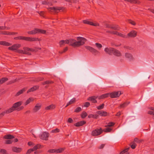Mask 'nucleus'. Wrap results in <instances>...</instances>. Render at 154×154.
<instances>
[{
  "mask_svg": "<svg viewBox=\"0 0 154 154\" xmlns=\"http://www.w3.org/2000/svg\"><path fill=\"white\" fill-rule=\"evenodd\" d=\"M77 40L78 41L74 39H69V45L74 47H79L84 44L87 40L85 38L78 37L77 38Z\"/></svg>",
  "mask_w": 154,
  "mask_h": 154,
  "instance_id": "obj_1",
  "label": "nucleus"
},
{
  "mask_svg": "<svg viewBox=\"0 0 154 154\" xmlns=\"http://www.w3.org/2000/svg\"><path fill=\"white\" fill-rule=\"evenodd\" d=\"M22 103V102L20 101L14 103L13 106L10 108L11 110V112H12L14 110L19 111L22 110L24 108V107L23 106H20Z\"/></svg>",
  "mask_w": 154,
  "mask_h": 154,
  "instance_id": "obj_2",
  "label": "nucleus"
},
{
  "mask_svg": "<svg viewBox=\"0 0 154 154\" xmlns=\"http://www.w3.org/2000/svg\"><path fill=\"white\" fill-rule=\"evenodd\" d=\"M102 132L103 130L101 128H96L92 131L91 135L93 136H96L100 135Z\"/></svg>",
  "mask_w": 154,
  "mask_h": 154,
  "instance_id": "obj_3",
  "label": "nucleus"
},
{
  "mask_svg": "<svg viewBox=\"0 0 154 154\" xmlns=\"http://www.w3.org/2000/svg\"><path fill=\"white\" fill-rule=\"evenodd\" d=\"M49 133L47 132H43L42 134L39 135L40 138L43 140H47L49 136Z\"/></svg>",
  "mask_w": 154,
  "mask_h": 154,
  "instance_id": "obj_4",
  "label": "nucleus"
},
{
  "mask_svg": "<svg viewBox=\"0 0 154 154\" xmlns=\"http://www.w3.org/2000/svg\"><path fill=\"white\" fill-rule=\"evenodd\" d=\"M122 94L120 91H114L109 93L110 97L112 98L119 97Z\"/></svg>",
  "mask_w": 154,
  "mask_h": 154,
  "instance_id": "obj_5",
  "label": "nucleus"
},
{
  "mask_svg": "<svg viewBox=\"0 0 154 154\" xmlns=\"http://www.w3.org/2000/svg\"><path fill=\"white\" fill-rule=\"evenodd\" d=\"M106 27V28H110L111 29H113L115 30H119V28L118 25H109L108 24H106L105 25Z\"/></svg>",
  "mask_w": 154,
  "mask_h": 154,
  "instance_id": "obj_6",
  "label": "nucleus"
},
{
  "mask_svg": "<svg viewBox=\"0 0 154 154\" xmlns=\"http://www.w3.org/2000/svg\"><path fill=\"white\" fill-rule=\"evenodd\" d=\"M85 47L87 49L89 50L90 52L94 54H96L98 53L97 51L91 47L89 46H86Z\"/></svg>",
  "mask_w": 154,
  "mask_h": 154,
  "instance_id": "obj_7",
  "label": "nucleus"
},
{
  "mask_svg": "<svg viewBox=\"0 0 154 154\" xmlns=\"http://www.w3.org/2000/svg\"><path fill=\"white\" fill-rule=\"evenodd\" d=\"M41 105L40 103H37L32 109L33 112H36L41 108Z\"/></svg>",
  "mask_w": 154,
  "mask_h": 154,
  "instance_id": "obj_8",
  "label": "nucleus"
},
{
  "mask_svg": "<svg viewBox=\"0 0 154 154\" xmlns=\"http://www.w3.org/2000/svg\"><path fill=\"white\" fill-rule=\"evenodd\" d=\"M20 46L21 45L20 44H14L11 46L9 47L8 49L9 50L12 51L15 50H16L18 48L20 47Z\"/></svg>",
  "mask_w": 154,
  "mask_h": 154,
  "instance_id": "obj_9",
  "label": "nucleus"
},
{
  "mask_svg": "<svg viewBox=\"0 0 154 154\" xmlns=\"http://www.w3.org/2000/svg\"><path fill=\"white\" fill-rule=\"evenodd\" d=\"M137 35V32L135 30H132L129 32L127 35L128 36L131 38H134Z\"/></svg>",
  "mask_w": 154,
  "mask_h": 154,
  "instance_id": "obj_10",
  "label": "nucleus"
},
{
  "mask_svg": "<svg viewBox=\"0 0 154 154\" xmlns=\"http://www.w3.org/2000/svg\"><path fill=\"white\" fill-rule=\"evenodd\" d=\"M113 50L114 48H106L104 49V51L106 53L110 55H112V54Z\"/></svg>",
  "mask_w": 154,
  "mask_h": 154,
  "instance_id": "obj_11",
  "label": "nucleus"
},
{
  "mask_svg": "<svg viewBox=\"0 0 154 154\" xmlns=\"http://www.w3.org/2000/svg\"><path fill=\"white\" fill-rule=\"evenodd\" d=\"M97 98V96H93L91 97H90L87 99L88 100L92 101V102L94 103H96L97 102V100L95 99Z\"/></svg>",
  "mask_w": 154,
  "mask_h": 154,
  "instance_id": "obj_12",
  "label": "nucleus"
},
{
  "mask_svg": "<svg viewBox=\"0 0 154 154\" xmlns=\"http://www.w3.org/2000/svg\"><path fill=\"white\" fill-rule=\"evenodd\" d=\"M62 9V8L60 7H53L49 8L48 10L49 11L53 10L55 12H56L57 11H59Z\"/></svg>",
  "mask_w": 154,
  "mask_h": 154,
  "instance_id": "obj_13",
  "label": "nucleus"
},
{
  "mask_svg": "<svg viewBox=\"0 0 154 154\" xmlns=\"http://www.w3.org/2000/svg\"><path fill=\"white\" fill-rule=\"evenodd\" d=\"M86 122L85 121H81L75 123L74 125L76 127H80L85 124Z\"/></svg>",
  "mask_w": 154,
  "mask_h": 154,
  "instance_id": "obj_14",
  "label": "nucleus"
},
{
  "mask_svg": "<svg viewBox=\"0 0 154 154\" xmlns=\"http://www.w3.org/2000/svg\"><path fill=\"white\" fill-rule=\"evenodd\" d=\"M10 108H9L7 110H6L4 111L3 112L0 114V119H1L5 115V114H8L11 112V110Z\"/></svg>",
  "mask_w": 154,
  "mask_h": 154,
  "instance_id": "obj_15",
  "label": "nucleus"
},
{
  "mask_svg": "<svg viewBox=\"0 0 154 154\" xmlns=\"http://www.w3.org/2000/svg\"><path fill=\"white\" fill-rule=\"evenodd\" d=\"M112 54H113L114 55L118 57L121 56V54L120 52L114 48Z\"/></svg>",
  "mask_w": 154,
  "mask_h": 154,
  "instance_id": "obj_16",
  "label": "nucleus"
},
{
  "mask_svg": "<svg viewBox=\"0 0 154 154\" xmlns=\"http://www.w3.org/2000/svg\"><path fill=\"white\" fill-rule=\"evenodd\" d=\"M12 150L17 153L20 152L22 150V149L20 148H18L16 146H13L12 148Z\"/></svg>",
  "mask_w": 154,
  "mask_h": 154,
  "instance_id": "obj_17",
  "label": "nucleus"
},
{
  "mask_svg": "<svg viewBox=\"0 0 154 154\" xmlns=\"http://www.w3.org/2000/svg\"><path fill=\"white\" fill-rule=\"evenodd\" d=\"M39 86H35L30 88L27 91V93L30 92H33L36 90L38 89L39 88Z\"/></svg>",
  "mask_w": 154,
  "mask_h": 154,
  "instance_id": "obj_18",
  "label": "nucleus"
},
{
  "mask_svg": "<svg viewBox=\"0 0 154 154\" xmlns=\"http://www.w3.org/2000/svg\"><path fill=\"white\" fill-rule=\"evenodd\" d=\"M97 113L101 116H107V112H106L102 111H98Z\"/></svg>",
  "mask_w": 154,
  "mask_h": 154,
  "instance_id": "obj_19",
  "label": "nucleus"
},
{
  "mask_svg": "<svg viewBox=\"0 0 154 154\" xmlns=\"http://www.w3.org/2000/svg\"><path fill=\"white\" fill-rule=\"evenodd\" d=\"M125 56L126 58L130 60H133V57L132 55L130 53H125Z\"/></svg>",
  "mask_w": 154,
  "mask_h": 154,
  "instance_id": "obj_20",
  "label": "nucleus"
},
{
  "mask_svg": "<svg viewBox=\"0 0 154 154\" xmlns=\"http://www.w3.org/2000/svg\"><path fill=\"white\" fill-rule=\"evenodd\" d=\"M26 41L30 42H33L39 41V40L38 38L27 37Z\"/></svg>",
  "mask_w": 154,
  "mask_h": 154,
  "instance_id": "obj_21",
  "label": "nucleus"
},
{
  "mask_svg": "<svg viewBox=\"0 0 154 154\" xmlns=\"http://www.w3.org/2000/svg\"><path fill=\"white\" fill-rule=\"evenodd\" d=\"M26 90V88H24L22 89L19 91L15 94L16 96H18L21 94H23L24 92H25Z\"/></svg>",
  "mask_w": 154,
  "mask_h": 154,
  "instance_id": "obj_22",
  "label": "nucleus"
},
{
  "mask_svg": "<svg viewBox=\"0 0 154 154\" xmlns=\"http://www.w3.org/2000/svg\"><path fill=\"white\" fill-rule=\"evenodd\" d=\"M14 137L12 135L10 134H8L7 135H5L4 136L3 138L4 139H12L13 138H14Z\"/></svg>",
  "mask_w": 154,
  "mask_h": 154,
  "instance_id": "obj_23",
  "label": "nucleus"
},
{
  "mask_svg": "<svg viewBox=\"0 0 154 154\" xmlns=\"http://www.w3.org/2000/svg\"><path fill=\"white\" fill-rule=\"evenodd\" d=\"M0 45H3L9 46L11 45L12 44H11L6 41H0Z\"/></svg>",
  "mask_w": 154,
  "mask_h": 154,
  "instance_id": "obj_24",
  "label": "nucleus"
},
{
  "mask_svg": "<svg viewBox=\"0 0 154 154\" xmlns=\"http://www.w3.org/2000/svg\"><path fill=\"white\" fill-rule=\"evenodd\" d=\"M109 96V93H106L102 94L98 97L99 99H101L107 97Z\"/></svg>",
  "mask_w": 154,
  "mask_h": 154,
  "instance_id": "obj_25",
  "label": "nucleus"
},
{
  "mask_svg": "<svg viewBox=\"0 0 154 154\" xmlns=\"http://www.w3.org/2000/svg\"><path fill=\"white\" fill-rule=\"evenodd\" d=\"M27 33L29 34H35L36 33H38L37 32V28H35L33 30L31 31H29Z\"/></svg>",
  "mask_w": 154,
  "mask_h": 154,
  "instance_id": "obj_26",
  "label": "nucleus"
},
{
  "mask_svg": "<svg viewBox=\"0 0 154 154\" xmlns=\"http://www.w3.org/2000/svg\"><path fill=\"white\" fill-rule=\"evenodd\" d=\"M55 108V105L52 104L46 107L45 108V109L46 110H51L54 109Z\"/></svg>",
  "mask_w": 154,
  "mask_h": 154,
  "instance_id": "obj_27",
  "label": "nucleus"
},
{
  "mask_svg": "<svg viewBox=\"0 0 154 154\" xmlns=\"http://www.w3.org/2000/svg\"><path fill=\"white\" fill-rule=\"evenodd\" d=\"M98 115L97 114L93 115L92 114H89L88 116V118H93L95 119H97L98 118Z\"/></svg>",
  "mask_w": 154,
  "mask_h": 154,
  "instance_id": "obj_28",
  "label": "nucleus"
},
{
  "mask_svg": "<svg viewBox=\"0 0 154 154\" xmlns=\"http://www.w3.org/2000/svg\"><path fill=\"white\" fill-rule=\"evenodd\" d=\"M75 102V98H74L72 99L69 102H68L65 106V107H67L70 104H71L73 103H74Z\"/></svg>",
  "mask_w": 154,
  "mask_h": 154,
  "instance_id": "obj_29",
  "label": "nucleus"
},
{
  "mask_svg": "<svg viewBox=\"0 0 154 154\" xmlns=\"http://www.w3.org/2000/svg\"><path fill=\"white\" fill-rule=\"evenodd\" d=\"M130 102H125L122 104H121L119 106V108H124Z\"/></svg>",
  "mask_w": 154,
  "mask_h": 154,
  "instance_id": "obj_30",
  "label": "nucleus"
},
{
  "mask_svg": "<svg viewBox=\"0 0 154 154\" xmlns=\"http://www.w3.org/2000/svg\"><path fill=\"white\" fill-rule=\"evenodd\" d=\"M37 32L38 33L45 34L46 32V31L44 30H42L37 28Z\"/></svg>",
  "mask_w": 154,
  "mask_h": 154,
  "instance_id": "obj_31",
  "label": "nucleus"
},
{
  "mask_svg": "<svg viewBox=\"0 0 154 154\" xmlns=\"http://www.w3.org/2000/svg\"><path fill=\"white\" fill-rule=\"evenodd\" d=\"M53 83V82L52 81H50L49 80L46 81L45 82H44L42 83V84L43 85H48L51 84Z\"/></svg>",
  "mask_w": 154,
  "mask_h": 154,
  "instance_id": "obj_32",
  "label": "nucleus"
},
{
  "mask_svg": "<svg viewBox=\"0 0 154 154\" xmlns=\"http://www.w3.org/2000/svg\"><path fill=\"white\" fill-rule=\"evenodd\" d=\"M41 145L39 144H37L35 145L32 149L33 151L36 150L38 149H39L40 148Z\"/></svg>",
  "mask_w": 154,
  "mask_h": 154,
  "instance_id": "obj_33",
  "label": "nucleus"
},
{
  "mask_svg": "<svg viewBox=\"0 0 154 154\" xmlns=\"http://www.w3.org/2000/svg\"><path fill=\"white\" fill-rule=\"evenodd\" d=\"M64 149V148H60L59 149H55L56 152L57 153L62 152Z\"/></svg>",
  "mask_w": 154,
  "mask_h": 154,
  "instance_id": "obj_34",
  "label": "nucleus"
},
{
  "mask_svg": "<svg viewBox=\"0 0 154 154\" xmlns=\"http://www.w3.org/2000/svg\"><path fill=\"white\" fill-rule=\"evenodd\" d=\"M87 116V114L86 112L85 111H83L81 114V116L82 119H84Z\"/></svg>",
  "mask_w": 154,
  "mask_h": 154,
  "instance_id": "obj_35",
  "label": "nucleus"
},
{
  "mask_svg": "<svg viewBox=\"0 0 154 154\" xmlns=\"http://www.w3.org/2000/svg\"><path fill=\"white\" fill-rule=\"evenodd\" d=\"M8 79L7 78H3L0 79V84H2L6 81L8 80Z\"/></svg>",
  "mask_w": 154,
  "mask_h": 154,
  "instance_id": "obj_36",
  "label": "nucleus"
},
{
  "mask_svg": "<svg viewBox=\"0 0 154 154\" xmlns=\"http://www.w3.org/2000/svg\"><path fill=\"white\" fill-rule=\"evenodd\" d=\"M33 100V99L32 98H29L28 99H27L24 105H26L32 101Z\"/></svg>",
  "mask_w": 154,
  "mask_h": 154,
  "instance_id": "obj_37",
  "label": "nucleus"
},
{
  "mask_svg": "<svg viewBox=\"0 0 154 154\" xmlns=\"http://www.w3.org/2000/svg\"><path fill=\"white\" fill-rule=\"evenodd\" d=\"M117 35H118L119 36H120V37H123V38H127V35H125L123 34L122 33H119L118 32Z\"/></svg>",
  "mask_w": 154,
  "mask_h": 154,
  "instance_id": "obj_38",
  "label": "nucleus"
},
{
  "mask_svg": "<svg viewBox=\"0 0 154 154\" xmlns=\"http://www.w3.org/2000/svg\"><path fill=\"white\" fill-rule=\"evenodd\" d=\"M83 22L85 24H88L91 25L92 23V22L86 20H83Z\"/></svg>",
  "mask_w": 154,
  "mask_h": 154,
  "instance_id": "obj_39",
  "label": "nucleus"
},
{
  "mask_svg": "<svg viewBox=\"0 0 154 154\" xmlns=\"http://www.w3.org/2000/svg\"><path fill=\"white\" fill-rule=\"evenodd\" d=\"M141 3L140 1L138 0H132L131 4H139Z\"/></svg>",
  "mask_w": 154,
  "mask_h": 154,
  "instance_id": "obj_40",
  "label": "nucleus"
},
{
  "mask_svg": "<svg viewBox=\"0 0 154 154\" xmlns=\"http://www.w3.org/2000/svg\"><path fill=\"white\" fill-rule=\"evenodd\" d=\"M104 106V104L102 103L101 105L97 107V108L98 110H101L102 109Z\"/></svg>",
  "mask_w": 154,
  "mask_h": 154,
  "instance_id": "obj_41",
  "label": "nucleus"
},
{
  "mask_svg": "<svg viewBox=\"0 0 154 154\" xmlns=\"http://www.w3.org/2000/svg\"><path fill=\"white\" fill-rule=\"evenodd\" d=\"M142 140H139L137 138H135L134 139L133 142H134H134H136L137 143H140L141 142Z\"/></svg>",
  "mask_w": 154,
  "mask_h": 154,
  "instance_id": "obj_42",
  "label": "nucleus"
},
{
  "mask_svg": "<svg viewBox=\"0 0 154 154\" xmlns=\"http://www.w3.org/2000/svg\"><path fill=\"white\" fill-rule=\"evenodd\" d=\"M82 110V108L80 107H78L75 109L74 111V112H79L81 111Z\"/></svg>",
  "mask_w": 154,
  "mask_h": 154,
  "instance_id": "obj_43",
  "label": "nucleus"
},
{
  "mask_svg": "<svg viewBox=\"0 0 154 154\" xmlns=\"http://www.w3.org/2000/svg\"><path fill=\"white\" fill-rule=\"evenodd\" d=\"M59 44L60 47L64 45L65 44L64 42V40H61L59 42Z\"/></svg>",
  "mask_w": 154,
  "mask_h": 154,
  "instance_id": "obj_44",
  "label": "nucleus"
},
{
  "mask_svg": "<svg viewBox=\"0 0 154 154\" xmlns=\"http://www.w3.org/2000/svg\"><path fill=\"white\" fill-rule=\"evenodd\" d=\"M0 152L2 154H7V151L5 149H0Z\"/></svg>",
  "mask_w": 154,
  "mask_h": 154,
  "instance_id": "obj_45",
  "label": "nucleus"
},
{
  "mask_svg": "<svg viewBox=\"0 0 154 154\" xmlns=\"http://www.w3.org/2000/svg\"><path fill=\"white\" fill-rule=\"evenodd\" d=\"M130 148L128 147L124 150L122 151H123V152L125 153V154H129V153L128 152V150Z\"/></svg>",
  "mask_w": 154,
  "mask_h": 154,
  "instance_id": "obj_46",
  "label": "nucleus"
},
{
  "mask_svg": "<svg viewBox=\"0 0 154 154\" xmlns=\"http://www.w3.org/2000/svg\"><path fill=\"white\" fill-rule=\"evenodd\" d=\"M26 37L23 36H19V39L20 40H26Z\"/></svg>",
  "mask_w": 154,
  "mask_h": 154,
  "instance_id": "obj_47",
  "label": "nucleus"
},
{
  "mask_svg": "<svg viewBox=\"0 0 154 154\" xmlns=\"http://www.w3.org/2000/svg\"><path fill=\"white\" fill-rule=\"evenodd\" d=\"M13 142V141L11 140H7L5 141V143L6 144H11Z\"/></svg>",
  "mask_w": 154,
  "mask_h": 154,
  "instance_id": "obj_48",
  "label": "nucleus"
},
{
  "mask_svg": "<svg viewBox=\"0 0 154 154\" xmlns=\"http://www.w3.org/2000/svg\"><path fill=\"white\" fill-rule=\"evenodd\" d=\"M24 54H26L28 55H31V53H30L29 51H27V50H26V48H24Z\"/></svg>",
  "mask_w": 154,
  "mask_h": 154,
  "instance_id": "obj_49",
  "label": "nucleus"
},
{
  "mask_svg": "<svg viewBox=\"0 0 154 154\" xmlns=\"http://www.w3.org/2000/svg\"><path fill=\"white\" fill-rule=\"evenodd\" d=\"M68 48L67 47H66L64 49H63V51H60L59 52V53L60 54H62L64 52H66L67 50H68Z\"/></svg>",
  "mask_w": 154,
  "mask_h": 154,
  "instance_id": "obj_50",
  "label": "nucleus"
},
{
  "mask_svg": "<svg viewBox=\"0 0 154 154\" xmlns=\"http://www.w3.org/2000/svg\"><path fill=\"white\" fill-rule=\"evenodd\" d=\"M133 144L131 145V148L133 149H134L135 148L137 145L135 143H134V142H133L132 143Z\"/></svg>",
  "mask_w": 154,
  "mask_h": 154,
  "instance_id": "obj_51",
  "label": "nucleus"
},
{
  "mask_svg": "<svg viewBox=\"0 0 154 154\" xmlns=\"http://www.w3.org/2000/svg\"><path fill=\"white\" fill-rule=\"evenodd\" d=\"M90 103L88 102H86L84 103V107H88L90 106Z\"/></svg>",
  "mask_w": 154,
  "mask_h": 154,
  "instance_id": "obj_52",
  "label": "nucleus"
},
{
  "mask_svg": "<svg viewBox=\"0 0 154 154\" xmlns=\"http://www.w3.org/2000/svg\"><path fill=\"white\" fill-rule=\"evenodd\" d=\"M60 131V130L59 129L56 128L55 129H54L52 130L51 132L52 133H57Z\"/></svg>",
  "mask_w": 154,
  "mask_h": 154,
  "instance_id": "obj_53",
  "label": "nucleus"
},
{
  "mask_svg": "<svg viewBox=\"0 0 154 154\" xmlns=\"http://www.w3.org/2000/svg\"><path fill=\"white\" fill-rule=\"evenodd\" d=\"M115 123L113 122H109L107 126L109 127H111L115 125Z\"/></svg>",
  "mask_w": 154,
  "mask_h": 154,
  "instance_id": "obj_54",
  "label": "nucleus"
},
{
  "mask_svg": "<svg viewBox=\"0 0 154 154\" xmlns=\"http://www.w3.org/2000/svg\"><path fill=\"white\" fill-rule=\"evenodd\" d=\"M34 151L32 149H28L26 152V154H30L32 152Z\"/></svg>",
  "mask_w": 154,
  "mask_h": 154,
  "instance_id": "obj_55",
  "label": "nucleus"
},
{
  "mask_svg": "<svg viewBox=\"0 0 154 154\" xmlns=\"http://www.w3.org/2000/svg\"><path fill=\"white\" fill-rule=\"evenodd\" d=\"M128 22L133 25H136L134 21H132L131 20H128Z\"/></svg>",
  "mask_w": 154,
  "mask_h": 154,
  "instance_id": "obj_56",
  "label": "nucleus"
},
{
  "mask_svg": "<svg viewBox=\"0 0 154 154\" xmlns=\"http://www.w3.org/2000/svg\"><path fill=\"white\" fill-rule=\"evenodd\" d=\"M26 50H27V51H35V50L33 49L30 48H26Z\"/></svg>",
  "mask_w": 154,
  "mask_h": 154,
  "instance_id": "obj_57",
  "label": "nucleus"
},
{
  "mask_svg": "<svg viewBox=\"0 0 154 154\" xmlns=\"http://www.w3.org/2000/svg\"><path fill=\"white\" fill-rule=\"evenodd\" d=\"M48 152L53 153L54 152H56L55 149H49L48 151Z\"/></svg>",
  "mask_w": 154,
  "mask_h": 154,
  "instance_id": "obj_58",
  "label": "nucleus"
},
{
  "mask_svg": "<svg viewBox=\"0 0 154 154\" xmlns=\"http://www.w3.org/2000/svg\"><path fill=\"white\" fill-rule=\"evenodd\" d=\"M96 46L98 48H101L102 47V45L100 43H95Z\"/></svg>",
  "mask_w": 154,
  "mask_h": 154,
  "instance_id": "obj_59",
  "label": "nucleus"
},
{
  "mask_svg": "<svg viewBox=\"0 0 154 154\" xmlns=\"http://www.w3.org/2000/svg\"><path fill=\"white\" fill-rule=\"evenodd\" d=\"M67 122L69 123H72L73 122V120L71 118H68Z\"/></svg>",
  "mask_w": 154,
  "mask_h": 154,
  "instance_id": "obj_60",
  "label": "nucleus"
},
{
  "mask_svg": "<svg viewBox=\"0 0 154 154\" xmlns=\"http://www.w3.org/2000/svg\"><path fill=\"white\" fill-rule=\"evenodd\" d=\"M119 78L122 79V76H119V77L118 78H114V79L116 82H118L119 81L118 79H119Z\"/></svg>",
  "mask_w": 154,
  "mask_h": 154,
  "instance_id": "obj_61",
  "label": "nucleus"
},
{
  "mask_svg": "<svg viewBox=\"0 0 154 154\" xmlns=\"http://www.w3.org/2000/svg\"><path fill=\"white\" fill-rule=\"evenodd\" d=\"M112 130V129L109 128H105V132H110Z\"/></svg>",
  "mask_w": 154,
  "mask_h": 154,
  "instance_id": "obj_62",
  "label": "nucleus"
},
{
  "mask_svg": "<svg viewBox=\"0 0 154 154\" xmlns=\"http://www.w3.org/2000/svg\"><path fill=\"white\" fill-rule=\"evenodd\" d=\"M124 47L125 48H126V49H128L129 50H132L133 49L131 47H129V46H125Z\"/></svg>",
  "mask_w": 154,
  "mask_h": 154,
  "instance_id": "obj_63",
  "label": "nucleus"
},
{
  "mask_svg": "<svg viewBox=\"0 0 154 154\" xmlns=\"http://www.w3.org/2000/svg\"><path fill=\"white\" fill-rule=\"evenodd\" d=\"M148 113L149 114L154 115V111H149L148 112Z\"/></svg>",
  "mask_w": 154,
  "mask_h": 154,
  "instance_id": "obj_64",
  "label": "nucleus"
}]
</instances>
